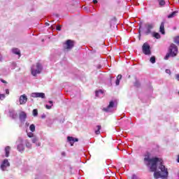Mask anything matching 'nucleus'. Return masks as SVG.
<instances>
[{"label":"nucleus","mask_w":179,"mask_h":179,"mask_svg":"<svg viewBox=\"0 0 179 179\" xmlns=\"http://www.w3.org/2000/svg\"><path fill=\"white\" fill-rule=\"evenodd\" d=\"M174 43H175L176 44H179V36H176V37L174 38Z\"/></svg>","instance_id":"obj_26"},{"label":"nucleus","mask_w":179,"mask_h":179,"mask_svg":"<svg viewBox=\"0 0 179 179\" xmlns=\"http://www.w3.org/2000/svg\"><path fill=\"white\" fill-rule=\"evenodd\" d=\"M10 166V164L9 163V161L8 159H4L1 165V169L3 171H5L6 167H9Z\"/></svg>","instance_id":"obj_9"},{"label":"nucleus","mask_w":179,"mask_h":179,"mask_svg":"<svg viewBox=\"0 0 179 179\" xmlns=\"http://www.w3.org/2000/svg\"><path fill=\"white\" fill-rule=\"evenodd\" d=\"M170 57H171V53H170V52H169L166 56L164 57V59L167 60L169 59V58H170Z\"/></svg>","instance_id":"obj_25"},{"label":"nucleus","mask_w":179,"mask_h":179,"mask_svg":"<svg viewBox=\"0 0 179 179\" xmlns=\"http://www.w3.org/2000/svg\"><path fill=\"white\" fill-rule=\"evenodd\" d=\"M157 164H158V169L160 171H157V169H156L154 171H151V173H154V178H155V179H159V178L166 179V178H168V177H169V170L164 166V164L163 162V159L159 158V160L158 161Z\"/></svg>","instance_id":"obj_1"},{"label":"nucleus","mask_w":179,"mask_h":179,"mask_svg":"<svg viewBox=\"0 0 179 179\" xmlns=\"http://www.w3.org/2000/svg\"><path fill=\"white\" fill-rule=\"evenodd\" d=\"M0 80H1V82L2 83H4V84H6V85H8V82H6V80H3V79H2V78H1Z\"/></svg>","instance_id":"obj_29"},{"label":"nucleus","mask_w":179,"mask_h":179,"mask_svg":"<svg viewBox=\"0 0 179 179\" xmlns=\"http://www.w3.org/2000/svg\"><path fill=\"white\" fill-rule=\"evenodd\" d=\"M28 136H29V138H33V134H28Z\"/></svg>","instance_id":"obj_37"},{"label":"nucleus","mask_w":179,"mask_h":179,"mask_svg":"<svg viewBox=\"0 0 179 179\" xmlns=\"http://www.w3.org/2000/svg\"><path fill=\"white\" fill-rule=\"evenodd\" d=\"M152 36L155 37V38H160V34L157 33V32H153L152 34Z\"/></svg>","instance_id":"obj_21"},{"label":"nucleus","mask_w":179,"mask_h":179,"mask_svg":"<svg viewBox=\"0 0 179 179\" xmlns=\"http://www.w3.org/2000/svg\"><path fill=\"white\" fill-rule=\"evenodd\" d=\"M115 85L116 86H118L120 85V80H117V79L116 80Z\"/></svg>","instance_id":"obj_32"},{"label":"nucleus","mask_w":179,"mask_h":179,"mask_svg":"<svg viewBox=\"0 0 179 179\" xmlns=\"http://www.w3.org/2000/svg\"><path fill=\"white\" fill-rule=\"evenodd\" d=\"M17 149L19 152H23V150H24V146L23 144L20 143L17 146Z\"/></svg>","instance_id":"obj_16"},{"label":"nucleus","mask_w":179,"mask_h":179,"mask_svg":"<svg viewBox=\"0 0 179 179\" xmlns=\"http://www.w3.org/2000/svg\"><path fill=\"white\" fill-rule=\"evenodd\" d=\"M145 34L146 36H148V34H150V33H152V29H153V24H145Z\"/></svg>","instance_id":"obj_7"},{"label":"nucleus","mask_w":179,"mask_h":179,"mask_svg":"<svg viewBox=\"0 0 179 179\" xmlns=\"http://www.w3.org/2000/svg\"><path fill=\"white\" fill-rule=\"evenodd\" d=\"M6 93L7 94H9V90H8V89H6Z\"/></svg>","instance_id":"obj_36"},{"label":"nucleus","mask_w":179,"mask_h":179,"mask_svg":"<svg viewBox=\"0 0 179 179\" xmlns=\"http://www.w3.org/2000/svg\"><path fill=\"white\" fill-rule=\"evenodd\" d=\"M31 97H40L41 99H45V94L43 92H34L31 94Z\"/></svg>","instance_id":"obj_8"},{"label":"nucleus","mask_w":179,"mask_h":179,"mask_svg":"<svg viewBox=\"0 0 179 179\" xmlns=\"http://www.w3.org/2000/svg\"><path fill=\"white\" fill-rule=\"evenodd\" d=\"M142 50L145 55H150L152 54V52L150 51V45H148V43H143Z\"/></svg>","instance_id":"obj_5"},{"label":"nucleus","mask_w":179,"mask_h":179,"mask_svg":"<svg viewBox=\"0 0 179 179\" xmlns=\"http://www.w3.org/2000/svg\"><path fill=\"white\" fill-rule=\"evenodd\" d=\"M166 73H168V75H171V71H170V69H166Z\"/></svg>","instance_id":"obj_31"},{"label":"nucleus","mask_w":179,"mask_h":179,"mask_svg":"<svg viewBox=\"0 0 179 179\" xmlns=\"http://www.w3.org/2000/svg\"><path fill=\"white\" fill-rule=\"evenodd\" d=\"M29 129L31 132H34V131H36V126L34 124H31Z\"/></svg>","instance_id":"obj_24"},{"label":"nucleus","mask_w":179,"mask_h":179,"mask_svg":"<svg viewBox=\"0 0 179 179\" xmlns=\"http://www.w3.org/2000/svg\"><path fill=\"white\" fill-rule=\"evenodd\" d=\"M99 91H96L95 92V96H96V97H99Z\"/></svg>","instance_id":"obj_34"},{"label":"nucleus","mask_w":179,"mask_h":179,"mask_svg":"<svg viewBox=\"0 0 179 179\" xmlns=\"http://www.w3.org/2000/svg\"><path fill=\"white\" fill-rule=\"evenodd\" d=\"M93 2H94V3L96 4V3H97L98 1H97V0H93Z\"/></svg>","instance_id":"obj_38"},{"label":"nucleus","mask_w":179,"mask_h":179,"mask_svg":"<svg viewBox=\"0 0 179 179\" xmlns=\"http://www.w3.org/2000/svg\"><path fill=\"white\" fill-rule=\"evenodd\" d=\"M5 99V94H0V100H3Z\"/></svg>","instance_id":"obj_30"},{"label":"nucleus","mask_w":179,"mask_h":179,"mask_svg":"<svg viewBox=\"0 0 179 179\" xmlns=\"http://www.w3.org/2000/svg\"><path fill=\"white\" fill-rule=\"evenodd\" d=\"M178 94H179V91H178Z\"/></svg>","instance_id":"obj_43"},{"label":"nucleus","mask_w":179,"mask_h":179,"mask_svg":"<svg viewBox=\"0 0 179 179\" xmlns=\"http://www.w3.org/2000/svg\"><path fill=\"white\" fill-rule=\"evenodd\" d=\"M117 80H120L121 79H122V76L121 74H119L117 76Z\"/></svg>","instance_id":"obj_28"},{"label":"nucleus","mask_w":179,"mask_h":179,"mask_svg":"<svg viewBox=\"0 0 179 179\" xmlns=\"http://www.w3.org/2000/svg\"><path fill=\"white\" fill-rule=\"evenodd\" d=\"M41 71H43V66L38 62L33 64L31 68V73L33 76H37V75L41 73Z\"/></svg>","instance_id":"obj_3"},{"label":"nucleus","mask_w":179,"mask_h":179,"mask_svg":"<svg viewBox=\"0 0 179 179\" xmlns=\"http://www.w3.org/2000/svg\"><path fill=\"white\" fill-rule=\"evenodd\" d=\"M45 26H50V24L48 22H45Z\"/></svg>","instance_id":"obj_39"},{"label":"nucleus","mask_w":179,"mask_h":179,"mask_svg":"<svg viewBox=\"0 0 179 179\" xmlns=\"http://www.w3.org/2000/svg\"><path fill=\"white\" fill-rule=\"evenodd\" d=\"M48 103L52 106V101H49Z\"/></svg>","instance_id":"obj_40"},{"label":"nucleus","mask_w":179,"mask_h":179,"mask_svg":"<svg viewBox=\"0 0 179 179\" xmlns=\"http://www.w3.org/2000/svg\"><path fill=\"white\" fill-rule=\"evenodd\" d=\"M32 113L34 117H37L38 115V110H37V109H34Z\"/></svg>","instance_id":"obj_23"},{"label":"nucleus","mask_w":179,"mask_h":179,"mask_svg":"<svg viewBox=\"0 0 179 179\" xmlns=\"http://www.w3.org/2000/svg\"><path fill=\"white\" fill-rule=\"evenodd\" d=\"M164 22H161L159 27V32L162 34H166V31H164Z\"/></svg>","instance_id":"obj_13"},{"label":"nucleus","mask_w":179,"mask_h":179,"mask_svg":"<svg viewBox=\"0 0 179 179\" xmlns=\"http://www.w3.org/2000/svg\"><path fill=\"white\" fill-rule=\"evenodd\" d=\"M13 53L15 54V55H19V57H20V50H19V49L17 48H13Z\"/></svg>","instance_id":"obj_17"},{"label":"nucleus","mask_w":179,"mask_h":179,"mask_svg":"<svg viewBox=\"0 0 179 179\" xmlns=\"http://www.w3.org/2000/svg\"><path fill=\"white\" fill-rule=\"evenodd\" d=\"M62 27V25H57L56 27V30H58L59 31H61V28Z\"/></svg>","instance_id":"obj_27"},{"label":"nucleus","mask_w":179,"mask_h":179,"mask_svg":"<svg viewBox=\"0 0 179 179\" xmlns=\"http://www.w3.org/2000/svg\"><path fill=\"white\" fill-rule=\"evenodd\" d=\"M177 15V11H173L171 14L168 15V19H171V17H174Z\"/></svg>","instance_id":"obj_19"},{"label":"nucleus","mask_w":179,"mask_h":179,"mask_svg":"<svg viewBox=\"0 0 179 179\" xmlns=\"http://www.w3.org/2000/svg\"><path fill=\"white\" fill-rule=\"evenodd\" d=\"M176 78L179 81V74H176Z\"/></svg>","instance_id":"obj_35"},{"label":"nucleus","mask_w":179,"mask_h":179,"mask_svg":"<svg viewBox=\"0 0 179 179\" xmlns=\"http://www.w3.org/2000/svg\"><path fill=\"white\" fill-rule=\"evenodd\" d=\"M99 93H103V90H100L98 91Z\"/></svg>","instance_id":"obj_41"},{"label":"nucleus","mask_w":179,"mask_h":179,"mask_svg":"<svg viewBox=\"0 0 179 179\" xmlns=\"http://www.w3.org/2000/svg\"><path fill=\"white\" fill-rule=\"evenodd\" d=\"M75 42L69 39L66 41V50H71V48H73Z\"/></svg>","instance_id":"obj_6"},{"label":"nucleus","mask_w":179,"mask_h":179,"mask_svg":"<svg viewBox=\"0 0 179 179\" xmlns=\"http://www.w3.org/2000/svg\"><path fill=\"white\" fill-rule=\"evenodd\" d=\"M27 118V115L24 112H22L21 114H20V120L21 121H24Z\"/></svg>","instance_id":"obj_14"},{"label":"nucleus","mask_w":179,"mask_h":179,"mask_svg":"<svg viewBox=\"0 0 179 179\" xmlns=\"http://www.w3.org/2000/svg\"><path fill=\"white\" fill-rule=\"evenodd\" d=\"M114 106H115L114 101H110L108 107L103 108L102 110H103V111H105V113H108V112H110V108H114Z\"/></svg>","instance_id":"obj_11"},{"label":"nucleus","mask_w":179,"mask_h":179,"mask_svg":"<svg viewBox=\"0 0 179 179\" xmlns=\"http://www.w3.org/2000/svg\"><path fill=\"white\" fill-rule=\"evenodd\" d=\"M150 61L151 64H156V57L152 56L150 57Z\"/></svg>","instance_id":"obj_22"},{"label":"nucleus","mask_w":179,"mask_h":179,"mask_svg":"<svg viewBox=\"0 0 179 179\" xmlns=\"http://www.w3.org/2000/svg\"><path fill=\"white\" fill-rule=\"evenodd\" d=\"M51 107H52V106H48V105L45 106V108H48V110H50Z\"/></svg>","instance_id":"obj_33"},{"label":"nucleus","mask_w":179,"mask_h":179,"mask_svg":"<svg viewBox=\"0 0 179 179\" xmlns=\"http://www.w3.org/2000/svg\"><path fill=\"white\" fill-rule=\"evenodd\" d=\"M169 52L171 54V57H177L178 54V48L174 43H171L169 48Z\"/></svg>","instance_id":"obj_4"},{"label":"nucleus","mask_w":179,"mask_h":179,"mask_svg":"<svg viewBox=\"0 0 179 179\" xmlns=\"http://www.w3.org/2000/svg\"><path fill=\"white\" fill-rule=\"evenodd\" d=\"M6 157H9V153H10V147L6 146L5 148Z\"/></svg>","instance_id":"obj_15"},{"label":"nucleus","mask_w":179,"mask_h":179,"mask_svg":"<svg viewBox=\"0 0 179 179\" xmlns=\"http://www.w3.org/2000/svg\"><path fill=\"white\" fill-rule=\"evenodd\" d=\"M157 2L159 5V6H164V5H166V1L164 0H157Z\"/></svg>","instance_id":"obj_18"},{"label":"nucleus","mask_w":179,"mask_h":179,"mask_svg":"<svg viewBox=\"0 0 179 179\" xmlns=\"http://www.w3.org/2000/svg\"><path fill=\"white\" fill-rule=\"evenodd\" d=\"M159 159L158 157L150 158V154L147 152V155H145L144 162H148V166H150V171H156Z\"/></svg>","instance_id":"obj_2"},{"label":"nucleus","mask_w":179,"mask_h":179,"mask_svg":"<svg viewBox=\"0 0 179 179\" xmlns=\"http://www.w3.org/2000/svg\"><path fill=\"white\" fill-rule=\"evenodd\" d=\"M177 162H178V163H179V155H178Z\"/></svg>","instance_id":"obj_42"},{"label":"nucleus","mask_w":179,"mask_h":179,"mask_svg":"<svg viewBox=\"0 0 179 179\" xmlns=\"http://www.w3.org/2000/svg\"><path fill=\"white\" fill-rule=\"evenodd\" d=\"M20 104L23 105V104H26V103H27V96H26V94H22L20 96Z\"/></svg>","instance_id":"obj_10"},{"label":"nucleus","mask_w":179,"mask_h":179,"mask_svg":"<svg viewBox=\"0 0 179 179\" xmlns=\"http://www.w3.org/2000/svg\"><path fill=\"white\" fill-rule=\"evenodd\" d=\"M67 141L69 142H70L71 146H73V143H75V142H79V139L78 138H73L72 136H68L67 137Z\"/></svg>","instance_id":"obj_12"},{"label":"nucleus","mask_w":179,"mask_h":179,"mask_svg":"<svg viewBox=\"0 0 179 179\" xmlns=\"http://www.w3.org/2000/svg\"><path fill=\"white\" fill-rule=\"evenodd\" d=\"M96 128H97V130L95 131V134L96 135H100V129H101V126L97 125Z\"/></svg>","instance_id":"obj_20"}]
</instances>
